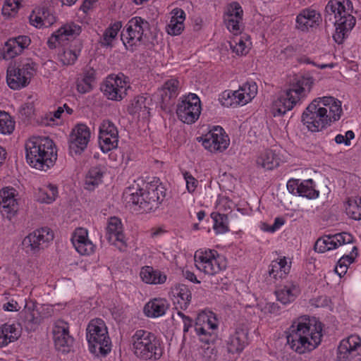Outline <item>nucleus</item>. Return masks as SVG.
Instances as JSON below:
<instances>
[{"instance_id": "obj_4", "label": "nucleus", "mask_w": 361, "mask_h": 361, "mask_svg": "<svg viewBox=\"0 0 361 361\" xmlns=\"http://www.w3.org/2000/svg\"><path fill=\"white\" fill-rule=\"evenodd\" d=\"M25 158L32 169L47 171L56 164L58 149L54 142L46 136H32L24 145Z\"/></svg>"}, {"instance_id": "obj_49", "label": "nucleus", "mask_w": 361, "mask_h": 361, "mask_svg": "<svg viewBox=\"0 0 361 361\" xmlns=\"http://www.w3.org/2000/svg\"><path fill=\"white\" fill-rule=\"evenodd\" d=\"M147 104L148 102L145 97L138 96L131 101L128 106V111L132 115L147 116L149 114Z\"/></svg>"}, {"instance_id": "obj_41", "label": "nucleus", "mask_w": 361, "mask_h": 361, "mask_svg": "<svg viewBox=\"0 0 361 361\" xmlns=\"http://www.w3.org/2000/svg\"><path fill=\"white\" fill-rule=\"evenodd\" d=\"M21 335L19 324L6 323L0 326V348L18 339Z\"/></svg>"}, {"instance_id": "obj_27", "label": "nucleus", "mask_w": 361, "mask_h": 361, "mask_svg": "<svg viewBox=\"0 0 361 361\" xmlns=\"http://www.w3.org/2000/svg\"><path fill=\"white\" fill-rule=\"evenodd\" d=\"M361 347V338L353 334L341 340L337 348L336 359L338 361H349L357 354Z\"/></svg>"}, {"instance_id": "obj_51", "label": "nucleus", "mask_w": 361, "mask_h": 361, "mask_svg": "<svg viewBox=\"0 0 361 361\" xmlns=\"http://www.w3.org/2000/svg\"><path fill=\"white\" fill-rule=\"evenodd\" d=\"M236 90H226L219 95V102L224 107L236 108L240 106Z\"/></svg>"}, {"instance_id": "obj_61", "label": "nucleus", "mask_w": 361, "mask_h": 361, "mask_svg": "<svg viewBox=\"0 0 361 361\" xmlns=\"http://www.w3.org/2000/svg\"><path fill=\"white\" fill-rule=\"evenodd\" d=\"M177 314L181 319L183 324V331L185 333L188 332L193 326L192 319L181 312H178Z\"/></svg>"}, {"instance_id": "obj_10", "label": "nucleus", "mask_w": 361, "mask_h": 361, "mask_svg": "<svg viewBox=\"0 0 361 361\" xmlns=\"http://www.w3.org/2000/svg\"><path fill=\"white\" fill-rule=\"evenodd\" d=\"M35 72L33 63H11L6 69V83L11 90H21L28 86Z\"/></svg>"}, {"instance_id": "obj_8", "label": "nucleus", "mask_w": 361, "mask_h": 361, "mask_svg": "<svg viewBox=\"0 0 361 361\" xmlns=\"http://www.w3.org/2000/svg\"><path fill=\"white\" fill-rule=\"evenodd\" d=\"M86 338L89 350L94 355H106L111 350L107 327L101 319L90 321L87 327Z\"/></svg>"}, {"instance_id": "obj_54", "label": "nucleus", "mask_w": 361, "mask_h": 361, "mask_svg": "<svg viewBox=\"0 0 361 361\" xmlns=\"http://www.w3.org/2000/svg\"><path fill=\"white\" fill-rule=\"evenodd\" d=\"M234 206V203L227 197L219 195L215 202V212L226 214L232 210Z\"/></svg>"}, {"instance_id": "obj_56", "label": "nucleus", "mask_w": 361, "mask_h": 361, "mask_svg": "<svg viewBox=\"0 0 361 361\" xmlns=\"http://www.w3.org/2000/svg\"><path fill=\"white\" fill-rule=\"evenodd\" d=\"M355 260V257L351 253L350 255L343 256L337 262L335 267L336 274L341 278L348 271V266L350 265Z\"/></svg>"}, {"instance_id": "obj_31", "label": "nucleus", "mask_w": 361, "mask_h": 361, "mask_svg": "<svg viewBox=\"0 0 361 361\" xmlns=\"http://www.w3.org/2000/svg\"><path fill=\"white\" fill-rule=\"evenodd\" d=\"M71 241L75 250L82 255H90L94 252L95 246L85 228H77L72 235Z\"/></svg>"}, {"instance_id": "obj_17", "label": "nucleus", "mask_w": 361, "mask_h": 361, "mask_svg": "<svg viewBox=\"0 0 361 361\" xmlns=\"http://www.w3.org/2000/svg\"><path fill=\"white\" fill-rule=\"evenodd\" d=\"M54 239V233L48 227H42L33 231L22 240V247L27 253H37L44 244Z\"/></svg>"}, {"instance_id": "obj_32", "label": "nucleus", "mask_w": 361, "mask_h": 361, "mask_svg": "<svg viewBox=\"0 0 361 361\" xmlns=\"http://www.w3.org/2000/svg\"><path fill=\"white\" fill-rule=\"evenodd\" d=\"M254 312L262 322H270L281 314V307L276 302H269L264 298H258L256 299Z\"/></svg>"}, {"instance_id": "obj_20", "label": "nucleus", "mask_w": 361, "mask_h": 361, "mask_svg": "<svg viewBox=\"0 0 361 361\" xmlns=\"http://www.w3.org/2000/svg\"><path fill=\"white\" fill-rule=\"evenodd\" d=\"M20 195L16 188L12 186H5L0 189V207L2 214L6 218L11 219L14 217L20 207Z\"/></svg>"}, {"instance_id": "obj_45", "label": "nucleus", "mask_w": 361, "mask_h": 361, "mask_svg": "<svg viewBox=\"0 0 361 361\" xmlns=\"http://www.w3.org/2000/svg\"><path fill=\"white\" fill-rule=\"evenodd\" d=\"M298 293V287L293 283L288 282L276 291V296L279 301L286 305L293 302Z\"/></svg>"}, {"instance_id": "obj_26", "label": "nucleus", "mask_w": 361, "mask_h": 361, "mask_svg": "<svg viewBox=\"0 0 361 361\" xmlns=\"http://www.w3.org/2000/svg\"><path fill=\"white\" fill-rule=\"evenodd\" d=\"M58 18L55 12L48 8H35L29 16L30 25L37 29L48 28L56 23Z\"/></svg>"}, {"instance_id": "obj_57", "label": "nucleus", "mask_w": 361, "mask_h": 361, "mask_svg": "<svg viewBox=\"0 0 361 361\" xmlns=\"http://www.w3.org/2000/svg\"><path fill=\"white\" fill-rule=\"evenodd\" d=\"M355 137V133L352 130H347L344 134H337L334 141L338 145H344L345 147L351 145V141Z\"/></svg>"}, {"instance_id": "obj_50", "label": "nucleus", "mask_w": 361, "mask_h": 361, "mask_svg": "<svg viewBox=\"0 0 361 361\" xmlns=\"http://www.w3.org/2000/svg\"><path fill=\"white\" fill-rule=\"evenodd\" d=\"M211 218L213 221V230L216 235L227 233L228 229V220L226 214L212 212Z\"/></svg>"}, {"instance_id": "obj_15", "label": "nucleus", "mask_w": 361, "mask_h": 361, "mask_svg": "<svg viewBox=\"0 0 361 361\" xmlns=\"http://www.w3.org/2000/svg\"><path fill=\"white\" fill-rule=\"evenodd\" d=\"M82 32V27L79 23L74 21L66 22L50 35L47 40V45L50 49H56L76 39Z\"/></svg>"}, {"instance_id": "obj_21", "label": "nucleus", "mask_w": 361, "mask_h": 361, "mask_svg": "<svg viewBox=\"0 0 361 361\" xmlns=\"http://www.w3.org/2000/svg\"><path fill=\"white\" fill-rule=\"evenodd\" d=\"M353 241V235L347 232L324 235L316 240L314 250L318 253H325L336 250L343 245L351 243Z\"/></svg>"}, {"instance_id": "obj_39", "label": "nucleus", "mask_w": 361, "mask_h": 361, "mask_svg": "<svg viewBox=\"0 0 361 361\" xmlns=\"http://www.w3.org/2000/svg\"><path fill=\"white\" fill-rule=\"evenodd\" d=\"M192 299L191 291L183 284L176 286L172 290V300L177 309L185 310L188 307Z\"/></svg>"}, {"instance_id": "obj_36", "label": "nucleus", "mask_w": 361, "mask_h": 361, "mask_svg": "<svg viewBox=\"0 0 361 361\" xmlns=\"http://www.w3.org/2000/svg\"><path fill=\"white\" fill-rule=\"evenodd\" d=\"M291 264V258L280 255L271 262L269 273L276 279L285 278L290 273Z\"/></svg>"}, {"instance_id": "obj_7", "label": "nucleus", "mask_w": 361, "mask_h": 361, "mask_svg": "<svg viewBox=\"0 0 361 361\" xmlns=\"http://www.w3.org/2000/svg\"><path fill=\"white\" fill-rule=\"evenodd\" d=\"M130 350L139 360H157L164 352L163 343L152 332L137 330L130 338Z\"/></svg>"}, {"instance_id": "obj_64", "label": "nucleus", "mask_w": 361, "mask_h": 361, "mask_svg": "<svg viewBox=\"0 0 361 361\" xmlns=\"http://www.w3.org/2000/svg\"><path fill=\"white\" fill-rule=\"evenodd\" d=\"M3 309L5 311L8 312H18V310H20V306L16 301L11 300L8 302L4 304Z\"/></svg>"}, {"instance_id": "obj_12", "label": "nucleus", "mask_w": 361, "mask_h": 361, "mask_svg": "<svg viewBox=\"0 0 361 361\" xmlns=\"http://www.w3.org/2000/svg\"><path fill=\"white\" fill-rule=\"evenodd\" d=\"M197 140L203 148L212 154L222 153L230 145V138L224 129L213 126L207 133L197 137Z\"/></svg>"}, {"instance_id": "obj_48", "label": "nucleus", "mask_w": 361, "mask_h": 361, "mask_svg": "<svg viewBox=\"0 0 361 361\" xmlns=\"http://www.w3.org/2000/svg\"><path fill=\"white\" fill-rule=\"evenodd\" d=\"M346 214L352 219H361V197L358 196L349 197L344 205Z\"/></svg>"}, {"instance_id": "obj_55", "label": "nucleus", "mask_w": 361, "mask_h": 361, "mask_svg": "<svg viewBox=\"0 0 361 361\" xmlns=\"http://www.w3.org/2000/svg\"><path fill=\"white\" fill-rule=\"evenodd\" d=\"M80 54V49H73L71 47L64 49L63 53L60 54L59 57L60 61L66 66L73 64Z\"/></svg>"}, {"instance_id": "obj_19", "label": "nucleus", "mask_w": 361, "mask_h": 361, "mask_svg": "<svg viewBox=\"0 0 361 361\" xmlns=\"http://www.w3.org/2000/svg\"><path fill=\"white\" fill-rule=\"evenodd\" d=\"M99 147L103 153H108L118 146L119 136L117 127L109 120L102 122L99 128Z\"/></svg>"}, {"instance_id": "obj_52", "label": "nucleus", "mask_w": 361, "mask_h": 361, "mask_svg": "<svg viewBox=\"0 0 361 361\" xmlns=\"http://www.w3.org/2000/svg\"><path fill=\"white\" fill-rule=\"evenodd\" d=\"M22 7V0H5L4 1L1 14L6 19H11L17 16Z\"/></svg>"}, {"instance_id": "obj_63", "label": "nucleus", "mask_w": 361, "mask_h": 361, "mask_svg": "<svg viewBox=\"0 0 361 361\" xmlns=\"http://www.w3.org/2000/svg\"><path fill=\"white\" fill-rule=\"evenodd\" d=\"M34 111V105L32 102H25L21 105L20 108V112L26 116H30Z\"/></svg>"}, {"instance_id": "obj_22", "label": "nucleus", "mask_w": 361, "mask_h": 361, "mask_svg": "<svg viewBox=\"0 0 361 361\" xmlns=\"http://www.w3.org/2000/svg\"><path fill=\"white\" fill-rule=\"evenodd\" d=\"M286 188L290 193L308 200H316L320 194L312 178L306 180L291 178L288 180Z\"/></svg>"}, {"instance_id": "obj_43", "label": "nucleus", "mask_w": 361, "mask_h": 361, "mask_svg": "<svg viewBox=\"0 0 361 361\" xmlns=\"http://www.w3.org/2000/svg\"><path fill=\"white\" fill-rule=\"evenodd\" d=\"M247 343V331L245 329H238L230 336L228 341V350L230 353H240Z\"/></svg>"}, {"instance_id": "obj_6", "label": "nucleus", "mask_w": 361, "mask_h": 361, "mask_svg": "<svg viewBox=\"0 0 361 361\" xmlns=\"http://www.w3.org/2000/svg\"><path fill=\"white\" fill-rule=\"evenodd\" d=\"M166 190L162 184L151 183L145 189L128 188L125 192L126 200L131 203L134 211L147 213L156 209L166 196Z\"/></svg>"}, {"instance_id": "obj_3", "label": "nucleus", "mask_w": 361, "mask_h": 361, "mask_svg": "<svg viewBox=\"0 0 361 361\" xmlns=\"http://www.w3.org/2000/svg\"><path fill=\"white\" fill-rule=\"evenodd\" d=\"M316 83L311 72L296 76L278 95L272 106L273 115L278 116L291 111L308 97Z\"/></svg>"}, {"instance_id": "obj_33", "label": "nucleus", "mask_w": 361, "mask_h": 361, "mask_svg": "<svg viewBox=\"0 0 361 361\" xmlns=\"http://www.w3.org/2000/svg\"><path fill=\"white\" fill-rule=\"evenodd\" d=\"M169 301L161 297L149 299L143 306V314L150 319H157L164 316L169 308Z\"/></svg>"}, {"instance_id": "obj_30", "label": "nucleus", "mask_w": 361, "mask_h": 361, "mask_svg": "<svg viewBox=\"0 0 361 361\" xmlns=\"http://www.w3.org/2000/svg\"><path fill=\"white\" fill-rule=\"evenodd\" d=\"M53 338L56 348L59 350L66 351L72 342L73 338L69 334V326L63 320H56L52 329Z\"/></svg>"}, {"instance_id": "obj_11", "label": "nucleus", "mask_w": 361, "mask_h": 361, "mask_svg": "<svg viewBox=\"0 0 361 361\" xmlns=\"http://www.w3.org/2000/svg\"><path fill=\"white\" fill-rule=\"evenodd\" d=\"M201 111V100L195 93L183 94L178 100L176 114L178 118L184 123H194L198 120Z\"/></svg>"}, {"instance_id": "obj_53", "label": "nucleus", "mask_w": 361, "mask_h": 361, "mask_svg": "<svg viewBox=\"0 0 361 361\" xmlns=\"http://www.w3.org/2000/svg\"><path fill=\"white\" fill-rule=\"evenodd\" d=\"M16 122L7 112L0 110V134L9 135L15 130Z\"/></svg>"}, {"instance_id": "obj_34", "label": "nucleus", "mask_w": 361, "mask_h": 361, "mask_svg": "<svg viewBox=\"0 0 361 361\" xmlns=\"http://www.w3.org/2000/svg\"><path fill=\"white\" fill-rule=\"evenodd\" d=\"M140 277L143 283L149 285H162L167 280V275L164 271L151 266L142 267L140 271Z\"/></svg>"}, {"instance_id": "obj_47", "label": "nucleus", "mask_w": 361, "mask_h": 361, "mask_svg": "<svg viewBox=\"0 0 361 361\" xmlns=\"http://www.w3.org/2000/svg\"><path fill=\"white\" fill-rule=\"evenodd\" d=\"M103 173L100 168L94 167L89 170L84 180V188L92 191L102 183Z\"/></svg>"}, {"instance_id": "obj_2", "label": "nucleus", "mask_w": 361, "mask_h": 361, "mask_svg": "<svg viewBox=\"0 0 361 361\" xmlns=\"http://www.w3.org/2000/svg\"><path fill=\"white\" fill-rule=\"evenodd\" d=\"M287 343L298 354H305L316 349L322 342L323 325L314 317L302 316L289 328Z\"/></svg>"}, {"instance_id": "obj_14", "label": "nucleus", "mask_w": 361, "mask_h": 361, "mask_svg": "<svg viewBox=\"0 0 361 361\" xmlns=\"http://www.w3.org/2000/svg\"><path fill=\"white\" fill-rule=\"evenodd\" d=\"M218 327L216 314L209 310L200 312L196 318L195 330L200 340L205 343L212 341L215 335L214 331Z\"/></svg>"}, {"instance_id": "obj_23", "label": "nucleus", "mask_w": 361, "mask_h": 361, "mask_svg": "<svg viewBox=\"0 0 361 361\" xmlns=\"http://www.w3.org/2000/svg\"><path fill=\"white\" fill-rule=\"evenodd\" d=\"M243 14V9L238 2L233 1L226 6L223 20L230 32L236 35L240 31Z\"/></svg>"}, {"instance_id": "obj_38", "label": "nucleus", "mask_w": 361, "mask_h": 361, "mask_svg": "<svg viewBox=\"0 0 361 361\" xmlns=\"http://www.w3.org/2000/svg\"><path fill=\"white\" fill-rule=\"evenodd\" d=\"M230 47L233 53L236 56H246L252 47V38L247 33H240L233 37L230 43Z\"/></svg>"}, {"instance_id": "obj_28", "label": "nucleus", "mask_w": 361, "mask_h": 361, "mask_svg": "<svg viewBox=\"0 0 361 361\" xmlns=\"http://www.w3.org/2000/svg\"><path fill=\"white\" fill-rule=\"evenodd\" d=\"M106 235L109 242L120 250L126 248V240L123 232L121 221L115 216L111 217L107 222Z\"/></svg>"}, {"instance_id": "obj_40", "label": "nucleus", "mask_w": 361, "mask_h": 361, "mask_svg": "<svg viewBox=\"0 0 361 361\" xmlns=\"http://www.w3.org/2000/svg\"><path fill=\"white\" fill-rule=\"evenodd\" d=\"M170 15L171 19L167 25L166 31L170 35H178L184 30L185 13L180 8H174L171 10Z\"/></svg>"}, {"instance_id": "obj_58", "label": "nucleus", "mask_w": 361, "mask_h": 361, "mask_svg": "<svg viewBox=\"0 0 361 361\" xmlns=\"http://www.w3.org/2000/svg\"><path fill=\"white\" fill-rule=\"evenodd\" d=\"M183 176L185 181V185L188 192L189 193H193L198 185V181L189 172H184Z\"/></svg>"}, {"instance_id": "obj_9", "label": "nucleus", "mask_w": 361, "mask_h": 361, "mask_svg": "<svg viewBox=\"0 0 361 361\" xmlns=\"http://www.w3.org/2000/svg\"><path fill=\"white\" fill-rule=\"evenodd\" d=\"M194 261L197 269L209 276L218 274L227 267L226 257L214 249L197 250L195 252Z\"/></svg>"}, {"instance_id": "obj_37", "label": "nucleus", "mask_w": 361, "mask_h": 361, "mask_svg": "<svg viewBox=\"0 0 361 361\" xmlns=\"http://www.w3.org/2000/svg\"><path fill=\"white\" fill-rule=\"evenodd\" d=\"M180 82L177 78L167 79L160 87L158 88L157 94L160 97L163 103L169 102L179 94Z\"/></svg>"}, {"instance_id": "obj_13", "label": "nucleus", "mask_w": 361, "mask_h": 361, "mask_svg": "<svg viewBox=\"0 0 361 361\" xmlns=\"http://www.w3.org/2000/svg\"><path fill=\"white\" fill-rule=\"evenodd\" d=\"M130 88L129 78L123 73L111 74L104 80L102 90L107 99L121 101L128 94Z\"/></svg>"}, {"instance_id": "obj_44", "label": "nucleus", "mask_w": 361, "mask_h": 361, "mask_svg": "<svg viewBox=\"0 0 361 361\" xmlns=\"http://www.w3.org/2000/svg\"><path fill=\"white\" fill-rule=\"evenodd\" d=\"M123 27L121 21L111 23L104 31L100 44L105 47H112L117 40L118 35Z\"/></svg>"}, {"instance_id": "obj_18", "label": "nucleus", "mask_w": 361, "mask_h": 361, "mask_svg": "<svg viewBox=\"0 0 361 361\" xmlns=\"http://www.w3.org/2000/svg\"><path fill=\"white\" fill-rule=\"evenodd\" d=\"M90 128L84 123L76 124L69 135L68 147L70 154L78 155L82 153L87 147L90 140Z\"/></svg>"}, {"instance_id": "obj_59", "label": "nucleus", "mask_w": 361, "mask_h": 361, "mask_svg": "<svg viewBox=\"0 0 361 361\" xmlns=\"http://www.w3.org/2000/svg\"><path fill=\"white\" fill-rule=\"evenodd\" d=\"M64 113V110L63 107H59L56 111H55L54 113H50L47 116V118L49 119V123H48V125H59L61 123V118L62 116V114Z\"/></svg>"}, {"instance_id": "obj_5", "label": "nucleus", "mask_w": 361, "mask_h": 361, "mask_svg": "<svg viewBox=\"0 0 361 361\" xmlns=\"http://www.w3.org/2000/svg\"><path fill=\"white\" fill-rule=\"evenodd\" d=\"M327 15L333 16L335 32L334 42L341 44L348 37L356 24L351 0H330L326 6Z\"/></svg>"}, {"instance_id": "obj_35", "label": "nucleus", "mask_w": 361, "mask_h": 361, "mask_svg": "<svg viewBox=\"0 0 361 361\" xmlns=\"http://www.w3.org/2000/svg\"><path fill=\"white\" fill-rule=\"evenodd\" d=\"M320 21L321 16L315 10L304 9L296 17V27L305 31L310 27L318 25Z\"/></svg>"}, {"instance_id": "obj_24", "label": "nucleus", "mask_w": 361, "mask_h": 361, "mask_svg": "<svg viewBox=\"0 0 361 361\" xmlns=\"http://www.w3.org/2000/svg\"><path fill=\"white\" fill-rule=\"evenodd\" d=\"M31 44V39L27 35H18L8 39L2 51V57L5 60L13 59L20 56Z\"/></svg>"}, {"instance_id": "obj_29", "label": "nucleus", "mask_w": 361, "mask_h": 361, "mask_svg": "<svg viewBox=\"0 0 361 361\" xmlns=\"http://www.w3.org/2000/svg\"><path fill=\"white\" fill-rule=\"evenodd\" d=\"M59 197V188L57 183L44 180L35 188V200L41 204H51Z\"/></svg>"}, {"instance_id": "obj_46", "label": "nucleus", "mask_w": 361, "mask_h": 361, "mask_svg": "<svg viewBox=\"0 0 361 361\" xmlns=\"http://www.w3.org/2000/svg\"><path fill=\"white\" fill-rule=\"evenodd\" d=\"M94 80V71L88 69L80 75L76 80V89L80 94H85L92 89V83Z\"/></svg>"}, {"instance_id": "obj_42", "label": "nucleus", "mask_w": 361, "mask_h": 361, "mask_svg": "<svg viewBox=\"0 0 361 361\" xmlns=\"http://www.w3.org/2000/svg\"><path fill=\"white\" fill-rule=\"evenodd\" d=\"M236 91L240 106H243L250 103L257 96L258 86L254 81H247L240 85Z\"/></svg>"}, {"instance_id": "obj_60", "label": "nucleus", "mask_w": 361, "mask_h": 361, "mask_svg": "<svg viewBox=\"0 0 361 361\" xmlns=\"http://www.w3.org/2000/svg\"><path fill=\"white\" fill-rule=\"evenodd\" d=\"M300 61L302 63L312 64V66H314L318 68H320V69H324V68H333L336 66V63H315L313 61L310 60L307 57L301 58Z\"/></svg>"}, {"instance_id": "obj_16", "label": "nucleus", "mask_w": 361, "mask_h": 361, "mask_svg": "<svg viewBox=\"0 0 361 361\" xmlns=\"http://www.w3.org/2000/svg\"><path fill=\"white\" fill-rule=\"evenodd\" d=\"M148 29L147 21L138 16L131 18L122 37V41L126 49L133 51L134 47L140 43L143 35Z\"/></svg>"}, {"instance_id": "obj_62", "label": "nucleus", "mask_w": 361, "mask_h": 361, "mask_svg": "<svg viewBox=\"0 0 361 361\" xmlns=\"http://www.w3.org/2000/svg\"><path fill=\"white\" fill-rule=\"evenodd\" d=\"M98 0H83L80 10L84 13H88L97 5Z\"/></svg>"}, {"instance_id": "obj_25", "label": "nucleus", "mask_w": 361, "mask_h": 361, "mask_svg": "<svg viewBox=\"0 0 361 361\" xmlns=\"http://www.w3.org/2000/svg\"><path fill=\"white\" fill-rule=\"evenodd\" d=\"M255 162L257 168L264 171H273L284 162V159L279 151L264 149L257 152Z\"/></svg>"}, {"instance_id": "obj_1", "label": "nucleus", "mask_w": 361, "mask_h": 361, "mask_svg": "<svg viewBox=\"0 0 361 361\" xmlns=\"http://www.w3.org/2000/svg\"><path fill=\"white\" fill-rule=\"evenodd\" d=\"M342 104V101L334 96L317 97L303 111L301 121L309 131L320 132L341 118Z\"/></svg>"}]
</instances>
